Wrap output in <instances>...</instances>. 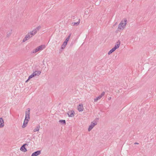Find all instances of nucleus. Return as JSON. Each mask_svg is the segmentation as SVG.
<instances>
[{"instance_id": "obj_1", "label": "nucleus", "mask_w": 156, "mask_h": 156, "mask_svg": "<svg viewBox=\"0 0 156 156\" xmlns=\"http://www.w3.org/2000/svg\"><path fill=\"white\" fill-rule=\"evenodd\" d=\"M127 23V20L126 19H124L122 20L119 24L118 29L123 30L125 27Z\"/></svg>"}, {"instance_id": "obj_2", "label": "nucleus", "mask_w": 156, "mask_h": 156, "mask_svg": "<svg viewBox=\"0 0 156 156\" xmlns=\"http://www.w3.org/2000/svg\"><path fill=\"white\" fill-rule=\"evenodd\" d=\"M45 48V46L44 45H42L36 48L35 49L33 50L32 52L33 53H35L38 51H41L44 49Z\"/></svg>"}, {"instance_id": "obj_3", "label": "nucleus", "mask_w": 156, "mask_h": 156, "mask_svg": "<svg viewBox=\"0 0 156 156\" xmlns=\"http://www.w3.org/2000/svg\"><path fill=\"white\" fill-rule=\"evenodd\" d=\"M41 71H36L34 72L29 76V79H30L35 76H38L41 74Z\"/></svg>"}, {"instance_id": "obj_4", "label": "nucleus", "mask_w": 156, "mask_h": 156, "mask_svg": "<svg viewBox=\"0 0 156 156\" xmlns=\"http://www.w3.org/2000/svg\"><path fill=\"white\" fill-rule=\"evenodd\" d=\"M97 124V122L96 121H94L91 122L88 128V131H90Z\"/></svg>"}, {"instance_id": "obj_5", "label": "nucleus", "mask_w": 156, "mask_h": 156, "mask_svg": "<svg viewBox=\"0 0 156 156\" xmlns=\"http://www.w3.org/2000/svg\"><path fill=\"white\" fill-rule=\"evenodd\" d=\"M105 94V92H103L101 94L99 95L98 96L96 97V98H95L94 99V102H96L98 100L100 99Z\"/></svg>"}, {"instance_id": "obj_6", "label": "nucleus", "mask_w": 156, "mask_h": 156, "mask_svg": "<svg viewBox=\"0 0 156 156\" xmlns=\"http://www.w3.org/2000/svg\"><path fill=\"white\" fill-rule=\"evenodd\" d=\"M32 36H31L30 34L28 33L27 34L25 37L23 39V42H25L27 40L29 39L31 37H32Z\"/></svg>"}, {"instance_id": "obj_7", "label": "nucleus", "mask_w": 156, "mask_h": 156, "mask_svg": "<svg viewBox=\"0 0 156 156\" xmlns=\"http://www.w3.org/2000/svg\"><path fill=\"white\" fill-rule=\"evenodd\" d=\"M28 144H23L20 147V150L23 152H26L27 151V149L25 147V146L26 145H28Z\"/></svg>"}, {"instance_id": "obj_8", "label": "nucleus", "mask_w": 156, "mask_h": 156, "mask_svg": "<svg viewBox=\"0 0 156 156\" xmlns=\"http://www.w3.org/2000/svg\"><path fill=\"white\" fill-rule=\"evenodd\" d=\"M77 109L80 112H82L83 109V105L82 104H80L77 107Z\"/></svg>"}, {"instance_id": "obj_9", "label": "nucleus", "mask_w": 156, "mask_h": 156, "mask_svg": "<svg viewBox=\"0 0 156 156\" xmlns=\"http://www.w3.org/2000/svg\"><path fill=\"white\" fill-rule=\"evenodd\" d=\"M74 111H69L67 113V114L70 117H73L74 116Z\"/></svg>"}, {"instance_id": "obj_10", "label": "nucleus", "mask_w": 156, "mask_h": 156, "mask_svg": "<svg viewBox=\"0 0 156 156\" xmlns=\"http://www.w3.org/2000/svg\"><path fill=\"white\" fill-rule=\"evenodd\" d=\"M41 154V151H37L32 153L31 156H37Z\"/></svg>"}, {"instance_id": "obj_11", "label": "nucleus", "mask_w": 156, "mask_h": 156, "mask_svg": "<svg viewBox=\"0 0 156 156\" xmlns=\"http://www.w3.org/2000/svg\"><path fill=\"white\" fill-rule=\"evenodd\" d=\"M37 32L34 29L31 31L29 32V33L30 34L31 36H32V37L34 36Z\"/></svg>"}, {"instance_id": "obj_12", "label": "nucleus", "mask_w": 156, "mask_h": 156, "mask_svg": "<svg viewBox=\"0 0 156 156\" xmlns=\"http://www.w3.org/2000/svg\"><path fill=\"white\" fill-rule=\"evenodd\" d=\"M27 110V111L26 112L25 117H30V109L28 108Z\"/></svg>"}, {"instance_id": "obj_13", "label": "nucleus", "mask_w": 156, "mask_h": 156, "mask_svg": "<svg viewBox=\"0 0 156 156\" xmlns=\"http://www.w3.org/2000/svg\"><path fill=\"white\" fill-rule=\"evenodd\" d=\"M28 122V120H24L23 125H22V126L23 128L27 126Z\"/></svg>"}, {"instance_id": "obj_14", "label": "nucleus", "mask_w": 156, "mask_h": 156, "mask_svg": "<svg viewBox=\"0 0 156 156\" xmlns=\"http://www.w3.org/2000/svg\"><path fill=\"white\" fill-rule=\"evenodd\" d=\"M0 125L3 127L4 126V122L2 118H0Z\"/></svg>"}, {"instance_id": "obj_15", "label": "nucleus", "mask_w": 156, "mask_h": 156, "mask_svg": "<svg viewBox=\"0 0 156 156\" xmlns=\"http://www.w3.org/2000/svg\"><path fill=\"white\" fill-rule=\"evenodd\" d=\"M121 42L119 40L118 41L115 43V46L117 47V48H119Z\"/></svg>"}, {"instance_id": "obj_16", "label": "nucleus", "mask_w": 156, "mask_h": 156, "mask_svg": "<svg viewBox=\"0 0 156 156\" xmlns=\"http://www.w3.org/2000/svg\"><path fill=\"white\" fill-rule=\"evenodd\" d=\"M40 126L39 125L37 126L34 129L33 131L34 132L38 131L39 130Z\"/></svg>"}, {"instance_id": "obj_17", "label": "nucleus", "mask_w": 156, "mask_h": 156, "mask_svg": "<svg viewBox=\"0 0 156 156\" xmlns=\"http://www.w3.org/2000/svg\"><path fill=\"white\" fill-rule=\"evenodd\" d=\"M67 43L66 42H64L61 46V48L62 49H64L66 47V45H67Z\"/></svg>"}, {"instance_id": "obj_18", "label": "nucleus", "mask_w": 156, "mask_h": 156, "mask_svg": "<svg viewBox=\"0 0 156 156\" xmlns=\"http://www.w3.org/2000/svg\"><path fill=\"white\" fill-rule=\"evenodd\" d=\"M80 23V20L79 19V21L77 22L73 23H72V24L73 25L75 26L77 25H79Z\"/></svg>"}, {"instance_id": "obj_19", "label": "nucleus", "mask_w": 156, "mask_h": 156, "mask_svg": "<svg viewBox=\"0 0 156 156\" xmlns=\"http://www.w3.org/2000/svg\"><path fill=\"white\" fill-rule=\"evenodd\" d=\"M71 35V34H70L68 36V37L66 38V39L64 42H66L67 43L69 39V38L70 37Z\"/></svg>"}, {"instance_id": "obj_20", "label": "nucleus", "mask_w": 156, "mask_h": 156, "mask_svg": "<svg viewBox=\"0 0 156 156\" xmlns=\"http://www.w3.org/2000/svg\"><path fill=\"white\" fill-rule=\"evenodd\" d=\"M41 27L40 26H39L36 27V28H35L34 29L37 32L41 28Z\"/></svg>"}, {"instance_id": "obj_21", "label": "nucleus", "mask_w": 156, "mask_h": 156, "mask_svg": "<svg viewBox=\"0 0 156 156\" xmlns=\"http://www.w3.org/2000/svg\"><path fill=\"white\" fill-rule=\"evenodd\" d=\"M59 122L62 124H66V121L65 120H60L59 121Z\"/></svg>"}, {"instance_id": "obj_22", "label": "nucleus", "mask_w": 156, "mask_h": 156, "mask_svg": "<svg viewBox=\"0 0 156 156\" xmlns=\"http://www.w3.org/2000/svg\"><path fill=\"white\" fill-rule=\"evenodd\" d=\"M114 51V50L112 49L108 52V54L109 55H110L111 53H112Z\"/></svg>"}, {"instance_id": "obj_23", "label": "nucleus", "mask_w": 156, "mask_h": 156, "mask_svg": "<svg viewBox=\"0 0 156 156\" xmlns=\"http://www.w3.org/2000/svg\"><path fill=\"white\" fill-rule=\"evenodd\" d=\"M11 34L12 33L11 32H10L9 33H8L7 35V37H9L11 35Z\"/></svg>"}, {"instance_id": "obj_24", "label": "nucleus", "mask_w": 156, "mask_h": 156, "mask_svg": "<svg viewBox=\"0 0 156 156\" xmlns=\"http://www.w3.org/2000/svg\"><path fill=\"white\" fill-rule=\"evenodd\" d=\"M30 117H25V119L24 120H28V121L29 120V119H30Z\"/></svg>"}, {"instance_id": "obj_25", "label": "nucleus", "mask_w": 156, "mask_h": 156, "mask_svg": "<svg viewBox=\"0 0 156 156\" xmlns=\"http://www.w3.org/2000/svg\"><path fill=\"white\" fill-rule=\"evenodd\" d=\"M112 49L114 50V51L116 50L114 47L112 48Z\"/></svg>"}, {"instance_id": "obj_26", "label": "nucleus", "mask_w": 156, "mask_h": 156, "mask_svg": "<svg viewBox=\"0 0 156 156\" xmlns=\"http://www.w3.org/2000/svg\"><path fill=\"white\" fill-rule=\"evenodd\" d=\"M134 144H139V143H137V142H135Z\"/></svg>"}, {"instance_id": "obj_27", "label": "nucleus", "mask_w": 156, "mask_h": 156, "mask_svg": "<svg viewBox=\"0 0 156 156\" xmlns=\"http://www.w3.org/2000/svg\"><path fill=\"white\" fill-rule=\"evenodd\" d=\"M30 79H29V77L28 79L26 81V82H27Z\"/></svg>"}, {"instance_id": "obj_28", "label": "nucleus", "mask_w": 156, "mask_h": 156, "mask_svg": "<svg viewBox=\"0 0 156 156\" xmlns=\"http://www.w3.org/2000/svg\"><path fill=\"white\" fill-rule=\"evenodd\" d=\"M111 97H109V98H108V99L109 100H110L111 99Z\"/></svg>"}, {"instance_id": "obj_29", "label": "nucleus", "mask_w": 156, "mask_h": 156, "mask_svg": "<svg viewBox=\"0 0 156 156\" xmlns=\"http://www.w3.org/2000/svg\"><path fill=\"white\" fill-rule=\"evenodd\" d=\"M114 47L116 49L117 48H117V47L114 46Z\"/></svg>"}, {"instance_id": "obj_30", "label": "nucleus", "mask_w": 156, "mask_h": 156, "mask_svg": "<svg viewBox=\"0 0 156 156\" xmlns=\"http://www.w3.org/2000/svg\"><path fill=\"white\" fill-rule=\"evenodd\" d=\"M3 127H2V126H1V125H0V128H2Z\"/></svg>"}]
</instances>
